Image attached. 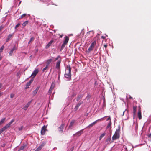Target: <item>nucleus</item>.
I'll list each match as a JSON object with an SVG mask.
<instances>
[{
	"label": "nucleus",
	"instance_id": "obj_11",
	"mask_svg": "<svg viewBox=\"0 0 151 151\" xmlns=\"http://www.w3.org/2000/svg\"><path fill=\"white\" fill-rule=\"evenodd\" d=\"M75 121H76L75 120H73L71 121L68 127V129H71V127L73 126Z\"/></svg>",
	"mask_w": 151,
	"mask_h": 151
},
{
	"label": "nucleus",
	"instance_id": "obj_52",
	"mask_svg": "<svg viewBox=\"0 0 151 151\" xmlns=\"http://www.w3.org/2000/svg\"><path fill=\"white\" fill-rule=\"evenodd\" d=\"M126 109L125 111H123V114L122 115V116H123L124 115L125 111H126Z\"/></svg>",
	"mask_w": 151,
	"mask_h": 151
},
{
	"label": "nucleus",
	"instance_id": "obj_3",
	"mask_svg": "<svg viewBox=\"0 0 151 151\" xmlns=\"http://www.w3.org/2000/svg\"><path fill=\"white\" fill-rule=\"evenodd\" d=\"M61 59L59 60L56 62L55 68L58 70V75H60L61 71L60 70V63L61 62Z\"/></svg>",
	"mask_w": 151,
	"mask_h": 151
},
{
	"label": "nucleus",
	"instance_id": "obj_33",
	"mask_svg": "<svg viewBox=\"0 0 151 151\" xmlns=\"http://www.w3.org/2000/svg\"><path fill=\"white\" fill-rule=\"evenodd\" d=\"M29 106L26 104L23 107V109L24 110H26Z\"/></svg>",
	"mask_w": 151,
	"mask_h": 151
},
{
	"label": "nucleus",
	"instance_id": "obj_49",
	"mask_svg": "<svg viewBox=\"0 0 151 151\" xmlns=\"http://www.w3.org/2000/svg\"><path fill=\"white\" fill-rule=\"evenodd\" d=\"M105 38H106V37L104 36H102L101 37V38L103 39H105Z\"/></svg>",
	"mask_w": 151,
	"mask_h": 151
},
{
	"label": "nucleus",
	"instance_id": "obj_59",
	"mask_svg": "<svg viewBox=\"0 0 151 151\" xmlns=\"http://www.w3.org/2000/svg\"><path fill=\"white\" fill-rule=\"evenodd\" d=\"M31 41L30 40H29V41L28 42V44H29L30 43H31Z\"/></svg>",
	"mask_w": 151,
	"mask_h": 151
},
{
	"label": "nucleus",
	"instance_id": "obj_40",
	"mask_svg": "<svg viewBox=\"0 0 151 151\" xmlns=\"http://www.w3.org/2000/svg\"><path fill=\"white\" fill-rule=\"evenodd\" d=\"M14 94H13V93H12V94H10V98H13L14 97Z\"/></svg>",
	"mask_w": 151,
	"mask_h": 151
},
{
	"label": "nucleus",
	"instance_id": "obj_61",
	"mask_svg": "<svg viewBox=\"0 0 151 151\" xmlns=\"http://www.w3.org/2000/svg\"><path fill=\"white\" fill-rule=\"evenodd\" d=\"M21 2V1H20L19 2V5L20 4Z\"/></svg>",
	"mask_w": 151,
	"mask_h": 151
},
{
	"label": "nucleus",
	"instance_id": "obj_7",
	"mask_svg": "<svg viewBox=\"0 0 151 151\" xmlns=\"http://www.w3.org/2000/svg\"><path fill=\"white\" fill-rule=\"evenodd\" d=\"M83 101H80L78 104L76 105L75 108V110H77L78 109L79 106L83 103Z\"/></svg>",
	"mask_w": 151,
	"mask_h": 151
},
{
	"label": "nucleus",
	"instance_id": "obj_53",
	"mask_svg": "<svg viewBox=\"0 0 151 151\" xmlns=\"http://www.w3.org/2000/svg\"><path fill=\"white\" fill-rule=\"evenodd\" d=\"M2 86V84L1 83H0V88H1Z\"/></svg>",
	"mask_w": 151,
	"mask_h": 151
},
{
	"label": "nucleus",
	"instance_id": "obj_26",
	"mask_svg": "<svg viewBox=\"0 0 151 151\" xmlns=\"http://www.w3.org/2000/svg\"><path fill=\"white\" fill-rule=\"evenodd\" d=\"M48 64H47L46 66L44 68H43L42 69V71L43 72L45 71V70H47L48 68Z\"/></svg>",
	"mask_w": 151,
	"mask_h": 151
},
{
	"label": "nucleus",
	"instance_id": "obj_31",
	"mask_svg": "<svg viewBox=\"0 0 151 151\" xmlns=\"http://www.w3.org/2000/svg\"><path fill=\"white\" fill-rule=\"evenodd\" d=\"M55 87V84L54 83H52L51 84V87L50 88L51 89H53Z\"/></svg>",
	"mask_w": 151,
	"mask_h": 151
},
{
	"label": "nucleus",
	"instance_id": "obj_12",
	"mask_svg": "<svg viewBox=\"0 0 151 151\" xmlns=\"http://www.w3.org/2000/svg\"><path fill=\"white\" fill-rule=\"evenodd\" d=\"M54 41L53 40H52L51 41H50L46 46L45 47L47 49L49 48V47L54 42Z\"/></svg>",
	"mask_w": 151,
	"mask_h": 151
},
{
	"label": "nucleus",
	"instance_id": "obj_58",
	"mask_svg": "<svg viewBox=\"0 0 151 151\" xmlns=\"http://www.w3.org/2000/svg\"><path fill=\"white\" fill-rule=\"evenodd\" d=\"M129 99H132V97H131V96H130V97H129Z\"/></svg>",
	"mask_w": 151,
	"mask_h": 151
},
{
	"label": "nucleus",
	"instance_id": "obj_41",
	"mask_svg": "<svg viewBox=\"0 0 151 151\" xmlns=\"http://www.w3.org/2000/svg\"><path fill=\"white\" fill-rule=\"evenodd\" d=\"M31 103V101L28 102L26 104V105L28 106L30 105Z\"/></svg>",
	"mask_w": 151,
	"mask_h": 151
},
{
	"label": "nucleus",
	"instance_id": "obj_15",
	"mask_svg": "<svg viewBox=\"0 0 151 151\" xmlns=\"http://www.w3.org/2000/svg\"><path fill=\"white\" fill-rule=\"evenodd\" d=\"M83 95L82 94L78 95L76 98V101H78L83 98Z\"/></svg>",
	"mask_w": 151,
	"mask_h": 151
},
{
	"label": "nucleus",
	"instance_id": "obj_19",
	"mask_svg": "<svg viewBox=\"0 0 151 151\" xmlns=\"http://www.w3.org/2000/svg\"><path fill=\"white\" fill-rule=\"evenodd\" d=\"M39 87H37L36 88L35 90L33 91V94L34 96L36 94L39 89Z\"/></svg>",
	"mask_w": 151,
	"mask_h": 151
},
{
	"label": "nucleus",
	"instance_id": "obj_63",
	"mask_svg": "<svg viewBox=\"0 0 151 151\" xmlns=\"http://www.w3.org/2000/svg\"><path fill=\"white\" fill-rule=\"evenodd\" d=\"M106 36H107V35H106Z\"/></svg>",
	"mask_w": 151,
	"mask_h": 151
},
{
	"label": "nucleus",
	"instance_id": "obj_9",
	"mask_svg": "<svg viewBox=\"0 0 151 151\" xmlns=\"http://www.w3.org/2000/svg\"><path fill=\"white\" fill-rule=\"evenodd\" d=\"M38 72V70L37 69L35 70L32 72L31 76H32L33 77H35Z\"/></svg>",
	"mask_w": 151,
	"mask_h": 151
},
{
	"label": "nucleus",
	"instance_id": "obj_57",
	"mask_svg": "<svg viewBox=\"0 0 151 151\" xmlns=\"http://www.w3.org/2000/svg\"><path fill=\"white\" fill-rule=\"evenodd\" d=\"M35 151H39L37 149L36 150H35Z\"/></svg>",
	"mask_w": 151,
	"mask_h": 151
},
{
	"label": "nucleus",
	"instance_id": "obj_62",
	"mask_svg": "<svg viewBox=\"0 0 151 151\" xmlns=\"http://www.w3.org/2000/svg\"><path fill=\"white\" fill-rule=\"evenodd\" d=\"M125 148V149H126V150H127V148Z\"/></svg>",
	"mask_w": 151,
	"mask_h": 151
},
{
	"label": "nucleus",
	"instance_id": "obj_46",
	"mask_svg": "<svg viewBox=\"0 0 151 151\" xmlns=\"http://www.w3.org/2000/svg\"><path fill=\"white\" fill-rule=\"evenodd\" d=\"M33 79H32L29 81V82L31 84L33 82Z\"/></svg>",
	"mask_w": 151,
	"mask_h": 151
},
{
	"label": "nucleus",
	"instance_id": "obj_50",
	"mask_svg": "<svg viewBox=\"0 0 151 151\" xmlns=\"http://www.w3.org/2000/svg\"><path fill=\"white\" fill-rule=\"evenodd\" d=\"M104 47H105V48H106L107 47V45H104Z\"/></svg>",
	"mask_w": 151,
	"mask_h": 151
},
{
	"label": "nucleus",
	"instance_id": "obj_54",
	"mask_svg": "<svg viewBox=\"0 0 151 151\" xmlns=\"http://www.w3.org/2000/svg\"><path fill=\"white\" fill-rule=\"evenodd\" d=\"M3 94V93H0V96Z\"/></svg>",
	"mask_w": 151,
	"mask_h": 151
},
{
	"label": "nucleus",
	"instance_id": "obj_28",
	"mask_svg": "<svg viewBox=\"0 0 151 151\" xmlns=\"http://www.w3.org/2000/svg\"><path fill=\"white\" fill-rule=\"evenodd\" d=\"M43 146V145H41L39 146L37 148L39 151H40Z\"/></svg>",
	"mask_w": 151,
	"mask_h": 151
},
{
	"label": "nucleus",
	"instance_id": "obj_18",
	"mask_svg": "<svg viewBox=\"0 0 151 151\" xmlns=\"http://www.w3.org/2000/svg\"><path fill=\"white\" fill-rule=\"evenodd\" d=\"M133 115L134 116L135 115L136 113L137 106H133Z\"/></svg>",
	"mask_w": 151,
	"mask_h": 151
},
{
	"label": "nucleus",
	"instance_id": "obj_34",
	"mask_svg": "<svg viewBox=\"0 0 151 151\" xmlns=\"http://www.w3.org/2000/svg\"><path fill=\"white\" fill-rule=\"evenodd\" d=\"M4 48V45H2L0 48V52H2Z\"/></svg>",
	"mask_w": 151,
	"mask_h": 151
},
{
	"label": "nucleus",
	"instance_id": "obj_24",
	"mask_svg": "<svg viewBox=\"0 0 151 151\" xmlns=\"http://www.w3.org/2000/svg\"><path fill=\"white\" fill-rule=\"evenodd\" d=\"M28 23V22L27 21H25L23 22V23L22 24V26L23 27H25L26 26V25Z\"/></svg>",
	"mask_w": 151,
	"mask_h": 151
},
{
	"label": "nucleus",
	"instance_id": "obj_44",
	"mask_svg": "<svg viewBox=\"0 0 151 151\" xmlns=\"http://www.w3.org/2000/svg\"><path fill=\"white\" fill-rule=\"evenodd\" d=\"M52 90L53 89L50 88L49 90V91H48L49 93H52Z\"/></svg>",
	"mask_w": 151,
	"mask_h": 151
},
{
	"label": "nucleus",
	"instance_id": "obj_1",
	"mask_svg": "<svg viewBox=\"0 0 151 151\" xmlns=\"http://www.w3.org/2000/svg\"><path fill=\"white\" fill-rule=\"evenodd\" d=\"M71 68L70 66H67L65 70V73L64 74V77L67 81L71 80Z\"/></svg>",
	"mask_w": 151,
	"mask_h": 151
},
{
	"label": "nucleus",
	"instance_id": "obj_38",
	"mask_svg": "<svg viewBox=\"0 0 151 151\" xmlns=\"http://www.w3.org/2000/svg\"><path fill=\"white\" fill-rule=\"evenodd\" d=\"M58 80L59 82H60V75H58Z\"/></svg>",
	"mask_w": 151,
	"mask_h": 151
},
{
	"label": "nucleus",
	"instance_id": "obj_25",
	"mask_svg": "<svg viewBox=\"0 0 151 151\" xmlns=\"http://www.w3.org/2000/svg\"><path fill=\"white\" fill-rule=\"evenodd\" d=\"M5 118L2 119L0 121V125L3 123L5 121Z\"/></svg>",
	"mask_w": 151,
	"mask_h": 151
},
{
	"label": "nucleus",
	"instance_id": "obj_30",
	"mask_svg": "<svg viewBox=\"0 0 151 151\" xmlns=\"http://www.w3.org/2000/svg\"><path fill=\"white\" fill-rule=\"evenodd\" d=\"M31 84L29 83V82L27 83L26 86V89H27L29 88V86Z\"/></svg>",
	"mask_w": 151,
	"mask_h": 151
},
{
	"label": "nucleus",
	"instance_id": "obj_2",
	"mask_svg": "<svg viewBox=\"0 0 151 151\" xmlns=\"http://www.w3.org/2000/svg\"><path fill=\"white\" fill-rule=\"evenodd\" d=\"M119 129H116L114 134L112 137V139L113 140H116L119 138Z\"/></svg>",
	"mask_w": 151,
	"mask_h": 151
},
{
	"label": "nucleus",
	"instance_id": "obj_48",
	"mask_svg": "<svg viewBox=\"0 0 151 151\" xmlns=\"http://www.w3.org/2000/svg\"><path fill=\"white\" fill-rule=\"evenodd\" d=\"M106 120L107 121L111 120V118H110V116H108V119H107Z\"/></svg>",
	"mask_w": 151,
	"mask_h": 151
},
{
	"label": "nucleus",
	"instance_id": "obj_32",
	"mask_svg": "<svg viewBox=\"0 0 151 151\" xmlns=\"http://www.w3.org/2000/svg\"><path fill=\"white\" fill-rule=\"evenodd\" d=\"M52 59H48L47 60V62L48 63V65L49 64L52 62Z\"/></svg>",
	"mask_w": 151,
	"mask_h": 151
},
{
	"label": "nucleus",
	"instance_id": "obj_23",
	"mask_svg": "<svg viewBox=\"0 0 151 151\" xmlns=\"http://www.w3.org/2000/svg\"><path fill=\"white\" fill-rule=\"evenodd\" d=\"M66 44L65 43H64L63 42V44L62 45V46H61V49H60V51H61L62 50H63V49L64 48L65 46L66 45Z\"/></svg>",
	"mask_w": 151,
	"mask_h": 151
},
{
	"label": "nucleus",
	"instance_id": "obj_47",
	"mask_svg": "<svg viewBox=\"0 0 151 151\" xmlns=\"http://www.w3.org/2000/svg\"><path fill=\"white\" fill-rule=\"evenodd\" d=\"M111 140V138H107L106 141V142H109Z\"/></svg>",
	"mask_w": 151,
	"mask_h": 151
},
{
	"label": "nucleus",
	"instance_id": "obj_4",
	"mask_svg": "<svg viewBox=\"0 0 151 151\" xmlns=\"http://www.w3.org/2000/svg\"><path fill=\"white\" fill-rule=\"evenodd\" d=\"M96 41H94L91 43V45L90 46L88 49V50L89 52H90L93 49L94 47L96 45Z\"/></svg>",
	"mask_w": 151,
	"mask_h": 151
},
{
	"label": "nucleus",
	"instance_id": "obj_45",
	"mask_svg": "<svg viewBox=\"0 0 151 151\" xmlns=\"http://www.w3.org/2000/svg\"><path fill=\"white\" fill-rule=\"evenodd\" d=\"M33 79H32L29 81V82L31 84L33 82Z\"/></svg>",
	"mask_w": 151,
	"mask_h": 151
},
{
	"label": "nucleus",
	"instance_id": "obj_51",
	"mask_svg": "<svg viewBox=\"0 0 151 151\" xmlns=\"http://www.w3.org/2000/svg\"><path fill=\"white\" fill-rule=\"evenodd\" d=\"M5 144H3L2 145V147H5Z\"/></svg>",
	"mask_w": 151,
	"mask_h": 151
},
{
	"label": "nucleus",
	"instance_id": "obj_14",
	"mask_svg": "<svg viewBox=\"0 0 151 151\" xmlns=\"http://www.w3.org/2000/svg\"><path fill=\"white\" fill-rule=\"evenodd\" d=\"M82 133V130L77 132L76 134H74L73 136L76 135L77 137L80 136Z\"/></svg>",
	"mask_w": 151,
	"mask_h": 151
},
{
	"label": "nucleus",
	"instance_id": "obj_5",
	"mask_svg": "<svg viewBox=\"0 0 151 151\" xmlns=\"http://www.w3.org/2000/svg\"><path fill=\"white\" fill-rule=\"evenodd\" d=\"M65 125V124H63L61 125L58 128V131L60 133H63Z\"/></svg>",
	"mask_w": 151,
	"mask_h": 151
},
{
	"label": "nucleus",
	"instance_id": "obj_42",
	"mask_svg": "<svg viewBox=\"0 0 151 151\" xmlns=\"http://www.w3.org/2000/svg\"><path fill=\"white\" fill-rule=\"evenodd\" d=\"M90 32H91L92 33V35H93L94 33V32L93 31H90L88 32L87 33L88 34Z\"/></svg>",
	"mask_w": 151,
	"mask_h": 151
},
{
	"label": "nucleus",
	"instance_id": "obj_36",
	"mask_svg": "<svg viewBox=\"0 0 151 151\" xmlns=\"http://www.w3.org/2000/svg\"><path fill=\"white\" fill-rule=\"evenodd\" d=\"M24 146H23L21 147L18 150L19 151H20L22 150H23L24 149Z\"/></svg>",
	"mask_w": 151,
	"mask_h": 151
},
{
	"label": "nucleus",
	"instance_id": "obj_6",
	"mask_svg": "<svg viewBox=\"0 0 151 151\" xmlns=\"http://www.w3.org/2000/svg\"><path fill=\"white\" fill-rule=\"evenodd\" d=\"M46 126L44 125L42 128L41 131V133L42 135H44L45 134V132L46 130Z\"/></svg>",
	"mask_w": 151,
	"mask_h": 151
},
{
	"label": "nucleus",
	"instance_id": "obj_37",
	"mask_svg": "<svg viewBox=\"0 0 151 151\" xmlns=\"http://www.w3.org/2000/svg\"><path fill=\"white\" fill-rule=\"evenodd\" d=\"M20 25V24L19 23L18 24H17L15 27L14 28L16 29L17 27H18Z\"/></svg>",
	"mask_w": 151,
	"mask_h": 151
},
{
	"label": "nucleus",
	"instance_id": "obj_29",
	"mask_svg": "<svg viewBox=\"0 0 151 151\" xmlns=\"http://www.w3.org/2000/svg\"><path fill=\"white\" fill-rule=\"evenodd\" d=\"M61 59V58H60V55H58L57 56V57L55 58V61H56V60H58V61L59 60Z\"/></svg>",
	"mask_w": 151,
	"mask_h": 151
},
{
	"label": "nucleus",
	"instance_id": "obj_10",
	"mask_svg": "<svg viewBox=\"0 0 151 151\" xmlns=\"http://www.w3.org/2000/svg\"><path fill=\"white\" fill-rule=\"evenodd\" d=\"M13 33L12 34H9L8 36H7V38L6 39V42H8L9 40H10L12 37L13 36Z\"/></svg>",
	"mask_w": 151,
	"mask_h": 151
},
{
	"label": "nucleus",
	"instance_id": "obj_39",
	"mask_svg": "<svg viewBox=\"0 0 151 151\" xmlns=\"http://www.w3.org/2000/svg\"><path fill=\"white\" fill-rule=\"evenodd\" d=\"M4 27L2 25L0 26V32L3 29Z\"/></svg>",
	"mask_w": 151,
	"mask_h": 151
},
{
	"label": "nucleus",
	"instance_id": "obj_13",
	"mask_svg": "<svg viewBox=\"0 0 151 151\" xmlns=\"http://www.w3.org/2000/svg\"><path fill=\"white\" fill-rule=\"evenodd\" d=\"M17 49V48L15 47V46L10 51L9 53V55L12 56L13 55V51L16 50Z\"/></svg>",
	"mask_w": 151,
	"mask_h": 151
},
{
	"label": "nucleus",
	"instance_id": "obj_17",
	"mask_svg": "<svg viewBox=\"0 0 151 151\" xmlns=\"http://www.w3.org/2000/svg\"><path fill=\"white\" fill-rule=\"evenodd\" d=\"M65 40L63 41V42L67 44L68 42V41L69 38V37L68 36H66L64 38Z\"/></svg>",
	"mask_w": 151,
	"mask_h": 151
},
{
	"label": "nucleus",
	"instance_id": "obj_22",
	"mask_svg": "<svg viewBox=\"0 0 151 151\" xmlns=\"http://www.w3.org/2000/svg\"><path fill=\"white\" fill-rule=\"evenodd\" d=\"M106 134V133L105 132H104L103 133H102L100 136L99 137V140H101V139L103 138V137Z\"/></svg>",
	"mask_w": 151,
	"mask_h": 151
},
{
	"label": "nucleus",
	"instance_id": "obj_43",
	"mask_svg": "<svg viewBox=\"0 0 151 151\" xmlns=\"http://www.w3.org/2000/svg\"><path fill=\"white\" fill-rule=\"evenodd\" d=\"M34 40V38L32 37L31 38L30 40L31 42L32 41H33Z\"/></svg>",
	"mask_w": 151,
	"mask_h": 151
},
{
	"label": "nucleus",
	"instance_id": "obj_60",
	"mask_svg": "<svg viewBox=\"0 0 151 151\" xmlns=\"http://www.w3.org/2000/svg\"><path fill=\"white\" fill-rule=\"evenodd\" d=\"M21 129H22V128H19V130H21Z\"/></svg>",
	"mask_w": 151,
	"mask_h": 151
},
{
	"label": "nucleus",
	"instance_id": "obj_21",
	"mask_svg": "<svg viewBox=\"0 0 151 151\" xmlns=\"http://www.w3.org/2000/svg\"><path fill=\"white\" fill-rule=\"evenodd\" d=\"M111 120L109 121L107 128H111Z\"/></svg>",
	"mask_w": 151,
	"mask_h": 151
},
{
	"label": "nucleus",
	"instance_id": "obj_27",
	"mask_svg": "<svg viewBox=\"0 0 151 151\" xmlns=\"http://www.w3.org/2000/svg\"><path fill=\"white\" fill-rule=\"evenodd\" d=\"M14 121V119H12V120H11V121L9 123H8V124H7L8 125L9 127L11 125V124H12V123Z\"/></svg>",
	"mask_w": 151,
	"mask_h": 151
},
{
	"label": "nucleus",
	"instance_id": "obj_55",
	"mask_svg": "<svg viewBox=\"0 0 151 151\" xmlns=\"http://www.w3.org/2000/svg\"><path fill=\"white\" fill-rule=\"evenodd\" d=\"M63 36L61 35H60V38H62V37Z\"/></svg>",
	"mask_w": 151,
	"mask_h": 151
},
{
	"label": "nucleus",
	"instance_id": "obj_35",
	"mask_svg": "<svg viewBox=\"0 0 151 151\" xmlns=\"http://www.w3.org/2000/svg\"><path fill=\"white\" fill-rule=\"evenodd\" d=\"M26 15V14H24L22 15L20 17L19 19H20L21 18H22L24 17H25Z\"/></svg>",
	"mask_w": 151,
	"mask_h": 151
},
{
	"label": "nucleus",
	"instance_id": "obj_16",
	"mask_svg": "<svg viewBox=\"0 0 151 151\" xmlns=\"http://www.w3.org/2000/svg\"><path fill=\"white\" fill-rule=\"evenodd\" d=\"M138 116L139 120H140L142 119V115L141 110L139 109L138 112Z\"/></svg>",
	"mask_w": 151,
	"mask_h": 151
},
{
	"label": "nucleus",
	"instance_id": "obj_8",
	"mask_svg": "<svg viewBox=\"0 0 151 151\" xmlns=\"http://www.w3.org/2000/svg\"><path fill=\"white\" fill-rule=\"evenodd\" d=\"M103 118H101V119H99L97 120H96V121H94L93 123L91 124H90L87 127V128H90L91 127H92L94 125L97 121H98L99 120H102Z\"/></svg>",
	"mask_w": 151,
	"mask_h": 151
},
{
	"label": "nucleus",
	"instance_id": "obj_20",
	"mask_svg": "<svg viewBox=\"0 0 151 151\" xmlns=\"http://www.w3.org/2000/svg\"><path fill=\"white\" fill-rule=\"evenodd\" d=\"M9 127L8 125L7 124H6L4 127L1 128V131H2V132H3Z\"/></svg>",
	"mask_w": 151,
	"mask_h": 151
},
{
	"label": "nucleus",
	"instance_id": "obj_56",
	"mask_svg": "<svg viewBox=\"0 0 151 151\" xmlns=\"http://www.w3.org/2000/svg\"><path fill=\"white\" fill-rule=\"evenodd\" d=\"M3 132H2V131H1V130H0V134L1 133H2Z\"/></svg>",
	"mask_w": 151,
	"mask_h": 151
}]
</instances>
